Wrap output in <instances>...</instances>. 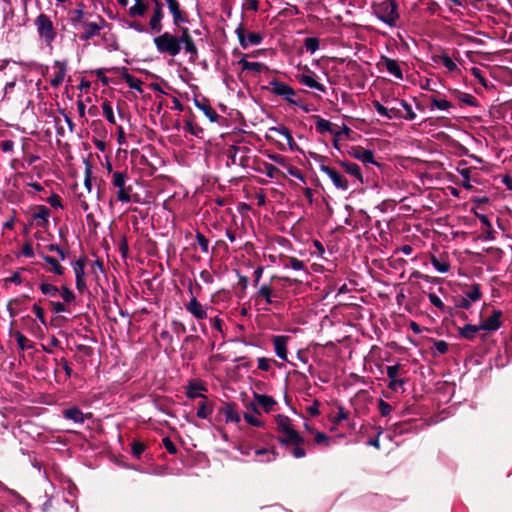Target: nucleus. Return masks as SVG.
<instances>
[{"mask_svg":"<svg viewBox=\"0 0 512 512\" xmlns=\"http://www.w3.org/2000/svg\"><path fill=\"white\" fill-rule=\"evenodd\" d=\"M337 409V414L331 418V421L334 424H339L340 422L347 420L349 417V413L344 409L342 405H338Z\"/></svg>","mask_w":512,"mask_h":512,"instance_id":"09e8293b","label":"nucleus"},{"mask_svg":"<svg viewBox=\"0 0 512 512\" xmlns=\"http://www.w3.org/2000/svg\"><path fill=\"white\" fill-rule=\"evenodd\" d=\"M185 309L198 320L207 318V307L203 306L194 295L185 304Z\"/></svg>","mask_w":512,"mask_h":512,"instance_id":"dca6fc26","label":"nucleus"},{"mask_svg":"<svg viewBox=\"0 0 512 512\" xmlns=\"http://www.w3.org/2000/svg\"><path fill=\"white\" fill-rule=\"evenodd\" d=\"M395 101H398L400 106L405 110V115H403L402 118H405L406 120L413 121L416 119V113L413 111L411 105L406 102L405 100H398L394 99Z\"/></svg>","mask_w":512,"mask_h":512,"instance_id":"ea45409f","label":"nucleus"},{"mask_svg":"<svg viewBox=\"0 0 512 512\" xmlns=\"http://www.w3.org/2000/svg\"><path fill=\"white\" fill-rule=\"evenodd\" d=\"M314 119H315V126H316V131L320 134H325L327 132H332V129H331V122L326 120V119H323L321 118L320 116H314Z\"/></svg>","mask_w":512,"mask_h":512,"instance_id":"f704fd0d","label":"nucleus"},{"mask_svg":"<svg viewBox=\"0 0 512 512\" xmlns=\"http://www.w3.org/2000/svg\"><path fill=\"white\" fill-rule=\"evenodd\" d=\"M203 390L205 389L201 384L191 382L187 387L186 396L190 399L204 397V395L201 393Z\"/></svg>","mask_w":512,"mask_h":512,"instance_id":"72a5a7b5","label":"nucleus"},{"mask_svg":"<svg viewBox=\"0 0 512 512\" xmlns=\"http://www.w3.org/2000/svg\"><path fill=\"white\" fill-rule=\"evenodd\" d=\"M431 110L437 109L441 111H447L452 107V104L446 99H438L435 96L430 97Z\"/></svg>","mask_w":512,"mask_h":512,"instance_id":"c9c22d12","label":"nucleus"},{"mask_svg":"<svg viewBox=\"0 0 512 512\" xmlns=\"http://www.w3.org/2000/svg\"><path fill=\"white\" fill-rule=\"evenodd\" d=\"M401 367V364L397 363L395 365L387 366L386 368V373L389 378L388 387L393 391H397L399 388L403 389V386L405 384L404 379L398 378V374L401 370Z\"/></svg>","mask_w":512,"mask_h":512,"instance_id":"ddd939ff","label":"nucleus"},{"mask_svg":"<svg viewBox=\"0 0 512 512\" xmlns=\"http://www.w3.org/2000/svg\"><path fill=\"white\" fill-rule=\"evenodd\" d=\"M254 400L263 408L266 413L271 412L276 405L275 399L265 394L254 393Z\"/></svg>","mask_w":512,"mask_h":512,"instance_id":"393cba45","label":"nucleus"},{"mask_svg":"<svg viewBox=\"0 0 512 512\" xmlns=\"http://www.w3.org/2000/svg\"><path fill=\"white\" fill-rule=\"evenodd\" d=\"M223 414L226 422L238 423L240 421V415L231 404H227L223 410Z\"/></svg>","mask_w":512,"mask_h":512,"instance_id":"2f4dec72","label":"nucleus"},{"mask_svg":"<svg viewBox=\"0 0 512 512\" xmlns=\"http://www.w3.org/2000/svg\"><path fill=\"white\" fill-rule=\"evenodd\" d=\"M304 47L310 54H314L319 49V39L316 37L306 38L304 40Z\"/></svg>","mask_w":512,"mask_h":512,"instance_id":"c03bdc74","label":"nucleus"},{"mask_svg":"<svg viewBox=\"0 0 512 512\" xmlns=\"http://www.w3.org/2000/svg\"><path fill=\"white\" fill-rule=\"evenodd\" d=\"M134 2V5L129 8V15L132 17L144 16L147 12V5L142 0H134Z\"/></svg>","mask_w":512,"mask_h":512,"instance_id":"473e14b6","label":"nucleus"},{"mask_svg":"<svg viewBox=\"0 0 512 512\" xmlns=\"http://www.w3.org/2000/svg\"><path fill=\"white\" fill-rule=\"evenodd\" d=\"M372 105L379 115L389 120L403 117L401 111L398 108H387L377 100L373 101Z\"/></svg>","mask_w":512,"mask_h":512,"instance_id":"412c9836","label":"nucleus"},{"mask_svg":"<svg viewBox=\"0 0 512 512\" xmlns=\"http://www.w3.org/2000/svg\"><path fill=\"white\" fill-rule=\"evenodd\" d=\"M184 130L194 136H199L203 132L201 127L193 124L191 121L185 122Z\"/></svg>","mask_w":512,"mask_h":512,"instance_id":"864d4df0","label":"nucleus"},{"mask_svg":"<svg viewBox=\"0 0 512 512\" xmlns=\"http://www.w3.org/2000/svg\"><path fill=\"white\" fill-rule=\"evenodd\" d=\"M459 173L463 178L462 186L467 190H471L473 188V185L470 182V170L468 168H464L462 170H459Z\"/></svg>","mask_w":512,"mask_h":512,"instance_id":"5fc2aeb1","label":"nucleus"},{"mask_svg":"<svg viewBox=\"0 0 512 512\" xmlns=\"http://www.w3.org/2000/svg\"><path fill=\"white\" fill-rule=\"evenodd\" d=\"M317 78H318L317 75L309 69H307L306 73L297 75V80L301 84H303L306 87H309L311 89H314L318 92L325 93L326 87L322 83H320L317 80Z\"/></svg>","mask_w":512,"mask_h":512,"instance_id":"f8f14e48","label":"nucleus"},{"mask_svg":"<svg viewBox=\"0 0 512 512\" xmlns=\"http://www.w3.org/2000/svg\"><path fill=\"white\" fill-rule=\"evenodd\" d=\"M269 131L275 132L285 139L291 135L290 130L284 125L273 126L269 128Z\"/></svg>","mask_w":512,"mask_h":512,"instance_id":"bf43d9fd","label":"nucleus"},{"mask_svg":"<svg viewBox=\"0 0 512 512\" xmlns=\"http://www.w3.org/2000/svg\"><path fill=\"white\" fill-rule=\"evenodd\" d=\"M235 33L243 49L259 45L264 39V36L258 32H249L248 34H245V29L242 23L237 26Z\"/></svg>","mask_w":512,"mask_h":512,"instance_id":"6e6552de","label":"nucleus"},{"mask_svg":"<svg viewBox=\"0 0 512 512\" xmlns=\"http://www.w3.org/2000/svg\"><path fill=\"white\" fill-rule=\"evenodd\" d=\"M168 9L172 15V21L175 26L187 22V17L183 14L178 0H165Z\"/></svg>","mask_w":512,"mask_h":512,"instance_id":"6ab92c4d","label":"nucleus"},{"mask_svg":"<svg viewBox=\"0 0 512 512\" xmlns=\"http://www.w3.org/2000/svg\"><path fill=\"white\" fill-rule=\"evenodd\" d=\"M195 237L201 251L207 254L209 252V240L200 232H197Z\"/></svg>","mask_w":512,"mask_h":512,"instance_id":"3c124183","label":"nucleus"},{"mask_svg":"<svg viewBox=\"0 0 512 512\" xmlns=\"http://www.w3.org/2000/svg\"><path fill=\"white\" fill-rule=\"evenodd\" d=\"M377 67L380 70L387 71L390 75H392L396 80H403V72L399 62L395 59H392L388 56L381 55L380 60L377 64Z\"/></svg>","mask_w":512,"mask_h":512,"instance_id":"9d476101","label":"nucleus"},{"mask_svg":"<svg viewBox=\"0 0 512 512\" xmlns=\"http://www.w3.org/2000/svg\"><path fill=\"white\" fill-rule=\"evenodd\" d=\"M52 68L54 70V74L53 77L50 79V84L52 87L57 88L63 83L64 78L66 76L67 61L56 60L54 61Z\"/></svg>","mask_w":512,"mask_h":512,"instance_id":"4468645a","label":"nucleus"},{"mask_svg":"<svg viewBox=\"0 0 512 512\" xmlns=\"http://www.w3.org/2000/svg\"><path fill=\"white\" fill-rule=\"evenodd\" d=\"M471 73L472 75L478 79V81L481 83V85L485 88H488L489 85H488V81L486 80V78L482 75V72L479 68H476V67H473L471 69Z\"/></svg>","mask_w":512,"mask_h":512,"instance_id":"052dcab7","label":"nucleus"},{"mask_svg":"<svg viewBox=\"0 0 512 512\" xmlns=\"http://www.w3.org/2000/svg\"><path fill=\"white\" fill-rule=\"evenodd\" d=\"M47 201L53 208H63L61 198L57 194L50 195Z\"/></svg>","mask_w":512,"mask_h":512,"instance_id":"0e129e2a","label":"nucleus"},{"mask_svg":"<svg viewBox=\"0 0 512 512\" xmlns=\"http://www.w3.org/2000/svg\"><path fill=\"white\" fill-rule=\"evenodd\" d=\"M244 419L247 423L255 427H261L263 425V422L259 418L248 413L244 414Z\"/></svg>","mask_w":512,"mask_h":512,"instance_id":"680f3d73","label":"nucleus"},{"mask_svg":"<svg viewBox=\"0 0 512 512\" xmlns=\"http://www.w3.org/2000/svg\"><path fill=\"white\" fill-rule=\"evenodd\" d=\"M289 340L290 337L286 335H277L272 338L274 352L276 356L283 361H287L288 359L287 344Z\"/></svg>","mask_w":512,"mask_h":512,"instance_id":"2eb2a0df","label":"nucleus"},{"mask_svg":"<svg viewBox=\"0 0 512 512\" xmlns=\"http://www.w3.org/2000/svg\"><path fill=\"white\" fill-rule=\"evenodd\" d=\"M256 295L257 297H261L262 299H264L268 305L274 303V298L276 296L272 286L267 283H264L260 286Z\"/></svg>","mask_w":512,"mask_h":512,"instance_id":"cd10ccee","label":"nucleus"},{"mask_svg":"<svg viewBox=\"0 0 512 512\" xmlns=\"http://www.w3.org/2000/svg\"><path fill=\"white\" fill-rule=\"evenodd\" d=\"M38 255L45 261L47 264L51 266L50 271L55 275H63L64 267L60 264V259H56L54 257L48 256L43 253V251H38Z\"/></svg>","mask_w":512,"mask_h":512,"instance_id":"b1692460","label":"nucleus"},{"mask_svg":"<svg viewBox=\"0 0 512 512\" xmlns=\"http://www.w3.org/2000/svg\"><path fill=\"white\" fill-rule=\"evenodd\" d=\"M103 116L110 124L116 123V118L114 116L113 107L111 103L107 100L103 101L101 104Z\"/></svg>","mask_w":512,"mask_h":512,"instance_id":"e433bc0d","label":"nucleus"},{"mask_svg":"<svg viewBox=\"0 0 512 512\" xmlns=\"http://www.w3.org/2000/svg\"><path fill=\"white\" fill-rule=\"evenodd\" d=\"M275 420L277 431L284 436L283 438L279 439L281 444H299L304 442V439L293 428L291 419L288 416L279 414L276 416Z\"/></svg>","mask_w":512,"mask_h":512,"instance_id":"39448f33","label":"nucleus"},{"mask_svg":"<svg viewBox=\"0 0 512 512\" xmlns=\"http://www.w3.org/2000/svg\"><path fill=\"white\" fill-rule=\"evenodd\" d=\"M212 407L206 403L201 402L197 409V416L201 419H207L212 414Z\"/></svg>","mask_w":512,"mask_h":512,"instance_id":"49530a36","label":"nucleus"},{"mask_svg":"<svg viewBox=\"0 0 512 512\" xmlns=\"http://www.w3.org/2000/svg\"><path fill=\"white\" fill-rule=\"evenodd\" d=\"M87 261V257L83 256L71 263L73 272L75 274L76 289L79 293H84L87 290L85 281V267Z\"/></svg>","mask_w":512,"mask_h":512,"instance_id":"1a4fd4ad","label":"nucleus"},{"mask_svg":"<svg viewBox=\"0 0 512 512\" xmlns=\"http://www.w3.org/2000/svg\"><path fill=\"white\" fill-rule=\"evenodd\" d=\"M254 453H255V456L259 457L260 462L274 461L278 455L275 450H273V449L269 450V449H265V448L257 449V450H255Z\"/></svg>","mask_w":512,"mask_h":512,"instance_id":"7c9ffc66","label":"nucleus"},{"mask_svg":"<svg viewBox=\"0 0 512 512\" xmlns=\"http://www.w3.org/2000/svg\"><path fill=\"white\" fill-rule=\"evenodd\" d=\"M271 93L283 98L291 105H299V99L297 98V92L288 84L272 80L270 82Z\"/></svg>","mask_w":512,"mask_h":512,"instance_id":"0eeeda50","label":"nucleus"},{"mask_svg":"<svg viewBox=\"0 0 512 512\" xmlns=\"http://www.w3.org/2000/svg\"><path fill=\"white\" fill-rule=\"evenodd\" d=\"M14 337L16 339L18 347L22 351L28 350V349L32 348V345L30 344V342L27 339V337L24 334H22L21 332H19V331L15 332L14 333Z\"/></svg>","mask_w":512,"mask_h":512,"instance_id":"79ce46f5","label":"nucleus"},{"mask_svg":"<svg viewBox=\"0 0 512 512\" xmlns=\"http://www.w3.org/2000/svg\"><path fill=\"white\" fill-rule=\"evenodd\" d=\"M85 173H84V186L88 193L92 191V166L88 160H84Z\"/></svg>","mask_w":512,"mask_h":512,"instance_id":"4c0bfd02","label":"nucleus"},{"mask_svg":"<svg viewBox=\"0 0 512 512\" xmlns=\"http://www.w3.org/2000/svg\"><path fill=\"white\" fill-rule=\"evenodd\" d=\"M465 296L472 302H476L481 298L480 286L473 284L471 288L465 293Z\"/></svg>","mask_w":512,"mask_h":512,"instance_id":"de8ad7c7","label":"nucleus"},{"mask_svg":"<svg viewBox=\"0 0 512 512\" xmlns=\"http://www.w3.org/2000/svg\"><path fill=\"white\" fill-rule=\"evenodd\" d=\"M163 4L157 3L154 5L153 14L149 20V27L151 31L160 33L163 30L162 20L164 18Z\"/></svg>","mask_w":512,"mask_h":512,"instance_id":"f3484780","label":"nucleus"},{"mask_svg":"<svg viewBox=\"0 0 512 512\" xmlns=\"http://www.w3.org/2000/svg\"><path fill=\"white\" fill-rule=\"evenodd\" d=\"M63 417L67 420L73 421L76 424H83L85 416L78 407H71L63 411Z\"/></svg>","mask_w":512,"mask_h":512,"instance_id":"bb28decb","label":"nucleus"},{"mask_svg":"<svg viewBox=\"0 0 512 512\" xmlns=\"http://www.w3.org/2000/svg\"><path fill=\"white\" fill-rule=\"evenodd\" d=\"M379 410H380V414L382 416H387L391 413L392 406L389 403H387L383 400H380L379 401Z\"/></svg>","mask_w":512,"mask_h":512,"instance_id":"69168bd1","label":"nucleus"},{"mask_svg":"<svg viewBox=\"0 0 512 512\" xmlns=\"http://www.w3.org/2000/svg\"><path fill=\"white\" fill-rule=\"evenodd\" d=\"M284 268H291L295 271L304 270V262L296 257H289L287 262L284 264Z\"/></svg>","mask_w":512,"mask_h":512,"instance_id":"a18cd8bd","label":"nucleus"},{"mask_svg":"<svg viewBox=\"0 0 512 512\" xmlns=\"http://www.w3.org/2000/svg\"><path fill=\"white\" fill-rule=\"evenodd\" d=\"M373 14L387 26L394 28L400 18L395 0H384L372 5Z\"/></svg>","mask_w":512,"mask_h":512,"instance_id":"20e7f679","label":"nucleus"},{"mask_svg":"<svg viewBox=\"0 0 512 512\" xmlns=\"http://www.w3.org/2000/svg\"><path fill=\"white\" fill-rule=\"evenodd\" d=\"M128 181L129 176L125 171H114L111 174L110 190L116 200L123 204L138 202L137 196L133 194V187L128 184Z\"/></svg>","mask_w":512,"mask_h":512,"instance_id":"7ed1b4c3","label":"nucleus"},{"mask_svg":"<svg viewBox=\"0 0 512 512\" xmlns=\"http://www.w3.org/2000/svg\"><path fill=\"white\" fill-rule=\"evenodd\" d=\"M432 266L435 268V270L439 273H447L450 270V263L449 261L444 257H436L434 255L430 258Z\"/></svg>","mask_w":512,"mask_h":512,"instance_id":"c756f323","label":"nucleus"},{"mask_svg":"<svg viewBox=\"0 0 512 512\" xmlns=\"http://www.w3.org/2000/svg\"><path fill=\"white\" fill-rule=\"evenodd\" d=\"M270 361H271L270 359H267L265 357L258 358L257 359L258 369H260L262 371H269L271 368Z\"/></svg>","mask_w":512,"mask_h":512,"instance_id":"e2e57ef3","label":"nucleus"},{"mask_svg":"<svg viewBox=\"0 0 512 512\" xmlns=\"http://www.w3.org/2000/svg\"><path fill=\"white\" fill-rule=\"evenodd\" d=\"M96 20L89 21L83 3L77 4L76 8L69 12V22L75 29H83L79 38L81 41H89L99 35L100 31L107 25L106 20L100 16H95Z\"/></svg>","mask_w":512,"mask_h":512,"instance_id":"f03ea898","label":"nucleus"},{"mask_svg":"<svg viewBox=\"0 0 512 512\" xmlns=\"http://www.w3.org/2000/svg\"><path fill=\"white\" fill-rule=\"evenodd\" d=\"M441 63L450 72H453L458 69V66L455 63V61L452 58H450L448 55H442Z\"/></svg>","mask_w":512,"mask_h":512,"instance_id":"603ef678","label":"nucleus"},{"mask_svg":"<svg viewBox=\"0 0 512 512\" xmlns=\"http://www.w3.org/2000/svg\"><path fill=\"white\" fill-rule=\"evenodd\" d=\"M320 170L331 180L333 185L342 191H346L349 188L348 181L345 179V177L338 172L336 169L322 165L320 167Z\"/></svg>","mask_w":512,"mask_h":512,"instance_id":"9b49d317","label":"nucleus"},{"mask_svg":"<svg viewBox=\"0 0 512 512\" xmlns=\"http://www.w3.org/2000/svg\"><path fill=\"white\" fill-rule=\"evenodd\" d=\"M502 313L500 310H494L492 315L487 319L483 320L480 324L481 330L484 331H496L501 327L500 318Z\"/></svg>","mask_w":512,"mask_h":512,"instance_id":"aec40b11","label":"nucleus"},{"mask_svg":"<svg viewBox=\"0 0 512 512\" xmlns=\"http://www.w3.org/2000/svg\"><path fill=\"white\" fill-rule=\"evenodd\" d=\"M163 445L170 454H175L177 452V448L170 438L165 437L163 439Z\"/></svg>","mask_w":512,"mask_h":512,"instance_id":"774afa93","label":"nucleus"},{"mask_svg":"<svg viewBox=\"0 0 512 512\" xmlns=\"http://www.w3.org/2000/svg\"><path fill=\"white\" fill-rule=\"evenodd\" d=\"M145 445L141 442L134 441L132 443V454L139 459L142 455V453L145 451Z\"/></svg>","mask_w":512,"mask_h":512,"instance_id":"13d9d810","label":"nucleus"},{"mask_svg":"<svg viewBox=\"0 0 512 512\" xmlns=\"http://www.w3.org/2000/svg\"><path fill=\"white\" fill-rule=\"evenodd\" d=\"M39 251H49V252H56L60 258L61 261H64L66 259V253L65 251L57 244H48L40 249V246L38 245Z\"/></svg>","mask_w":512,"mask_h":512,"instance_id":"a19ab883","label":"nucleus"},{"mask_svg":"<svg viewBox=\"0 0 512 512\" xmlns=\"http://www.w3.org/2000/svg\"><path fill=\"white\" fill-rule=\"evenodd\" d=\"M302 443L294 444L291 453L295 458H303L306 455L305 449L301 446Z\"/></svg>","mask_w":512,"mask_h":512,"instance_id":"338daca9","label":"nucleus"},{"mask_svg":"<svg viewBox=\"0 0 512 512\" xmlns=\"http://www.w3.org/2000/svg\"><path fill=\"white\" fill-rule=\"evenodd\" d=\"M428 299L433 306L437 307L441 311H445V305L443 301L435 293H429Z\"/></svg>","mask_w":512,"mask_h":512,"instance_id":"6e6d98bb","label":"nucleus"},{"mask_svg":"<svg viewBox=\"0 0 512 512\" xmlns=\"http://www.w3.org/2000/svg\"><path fill=\"white\" fill-rule=\"evenodd\" d=\"M59 292L65 303H72L75 301V294L69 287L62 286L61 289H59Z\"/></svg>","mask_w":512,"mask_h":512,"instance_id":"8fccbe9b","label":"nucleus"},{"mask_svg":"<svg viewBox=\"0 0 512 512\" xmlns=\"http://www.w3.org/2000/svg\"><path fill=\"white\" fill-rule=\"evenodd\" d=\"M350 156L361 161L363 164L379 165L374 159V152L363 147H353L349 152Z\"/></svg>","mask_w":512,"mask_h":512,"instance_id":"a211bd4d","label":"nucleus"},{"mask_svg":"<svg viewBox=\"0 0 512 512\" xmlns=\"http://www.w3.org/2000/svg\"><path fill=\"white\" fill-rule=\"evenodd\" d=\"M32 310H33L36 318L39 320V322L43 325H46L45 313H44L43 308L38 304H34L32 306Z\"/></svg>","mask_w":512,"mask_h":512,"instance_id":"4d7b16f0","label":"nucleus"},{"mask_svg":"<svg viewBox=\"0 0 512 512\" xmlns=\"http://www.w3.org/2000/svg\"><path fill=\"white\" fill-rule=\"evenodd\" d=\"M341 166L343 167L344 171L350 176L354 177L359 182V184L364 183L363 174L361 172L360 167L357 164L353 162L344 161L341 162Z\"/></svg>","mask_w":512,"mask_h":512,"instance_id":"5701e85b","label":"nucleus"},{"mask_svg":"<svg viewBox=\"0 0 512 512\" xmlns=\"http://www.w3.org/2000/svg\"><path fill=\"white\" fill-rule=\"evenodd\" d=\"M40 290L44 295L54 297L59 293V288L53 284L42 282L40 284Z\"/></svg>","mask_w":512,"mask_h":512,"instance_id":"37998d69","label":"nucleus"},{"mask_svg":"<svg viewBox=\"0 0 512 512\" xmlns=\"http://www.w3.org/2000/svg\"><path fill=\"white\" fill-rule=\"evenodd\" d=\"M50 217L49 209L44 206H38L37 211L34 213L33 218L37 223V226L45 228L48 225Z\"/></svg>","mask_w":512,"mask_h":512,"instance_id":"a878e982","label":"nucleus"},{"mask_svg":"<svg viewBox=\"0 0 512 512\" xmlns=\"http://www.w3.org/2000/svg\"><path fill=\"white\" fill-rule=\"evenodd\" d=\"M153 38L157 52L164 56L176 57L183 49L191 63L198 59V48L188 28H182L181 34L176 35L168 31L158 33Z\"/></svg>","mask_w":512,"mask_h":512,"instance_id":"f257e3e1","label":"nucleus"},{"mask_svg":"<svg viewBox=\"0 0 512 512\" xmlns=\"http://www.w3.org/2000/svg\"><path fill=\"white\" fill-rule=\"evenodd\" d=\"M34 25L40 40L51 47L56 39L57 33L50 17L41 13L35 18Z\"/></svg>","mask_w":512,"mask_h":512,"instance_id":"423d86ee","label":"nucleus"},{"mask_svg":"<svg viewBox=\"0 0 512 512\" xmlns=\"http://www.w3.org/2000/svg\"><path fill=\"white\" fill-rule=\"evenodd\" d=\"M479 330H481L480 325L475 326L467 324L461 329V336L468 340H472Z\"/></svg>","mask_w":512,"mask_h":512,"instance_id":"58836bf2","label":"nucleus"},{"mask_svg":"<svg viewBox=\"0 0 512 512\" xmlns=\"http://www.w3.org/2000/svg\"><path fill=\"white\" fill-rule=\"evenodd\" d=\"M238 64L241 65L242 71H252L256 74H260L263 69L265 68V65L260 62H249L245 59V57H242Z\"/></svg>","mask_w":512,"mask_h":512,"instance_id":"c85d7f7f","label":"nucleus"},{"mask_svg":"<svg viewBox=\"0 0 512 512\" xmlns=\"http://www.w3.org/2000/svg\"><path fill=\"white\" fill-rule=\"evenodd\" d=\"M195 106L204 113V115L212 122H217L219 119V115L217 112L211 107L209 101L206 98L201 100L194 99Z\"/></svg>","mask_w":512,"mask_h":512,"instance_id":"4be33fe9","label":"nucleus"}]
</instances>
